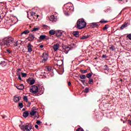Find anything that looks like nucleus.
Listing matches in <instances>:
<instances>
[{"label":"nucleus","mask_w":131,"mask_h":131,"mask_svg":"<svg viewBox=\"0 0 131 131\" xmlns=\"http://www.w3.org/2000/svg\"><path fill=\"white\" fill-rule=\"evenodd\" d=\"M28 52L31 53L32 52V49H33V46L31 45V43H28Z\"/></svg>","instance_id":"0eeeda50"},{"label":"nucleus","mask_w":131,"mask_h":131,"mask_svg":"<svg viewBox=\"0 0 131 131\" xmlns=\"http://www.w3.org/2000/svg\"><path fill=\"white\" fill-rule=\"evenodd\" d=\"M102 58H108V56L105 54L102 55Z\"/></svg>","instance_id":"3c124183"},{"label":"nucleus","mask_w":131,"mask_h":131,"mask_svg":"<svg viewBox=\"0 0 131 131\" xmlns=\"http://www.w3.org/2000/svg\"><path fill=\"white\" fill-rule=\"evenodd\" d=\"M15 88H17V90L21 91L22 90H24V85L23 84H17L15 85Z\"/></svg>","instance_id":"6e6552de"},{"label":"nucleus","mask_w":131,"mask_h":131,"mask_svg":"<svg viewBox=\"0 0 131 131\" xmlns=\"http://www.w3.org/2000/svg\"><path fill=\"white\" fill-rule=\"evenodd\" d=\"M121 14H122V11H121V12L119 13V15H121Z\"/></svg>","instance_id":"680f3d73"},{"label":"nucleus","mask_w":131,"mask_h":131,"mask_svg":"<svg viewBox=\"0 0 131 131\" xmlns=\"http://www.w3.org/2000/svg\"><path fill=\"white\" fill-rule=\"evenodd\" d=\"M46 37H47V36H46L45 35H41L40 36L39 38L42 40L43 39H45V38H46Z\"/></svg>","instance_id":"bb28decb"},{"label":"nucleus","mask_w":131,"mask_h":131,"mask_svg":"<svg viewBox=\"0 0 131 131\" xmlns=\"http://www.w3.org/2000/svg\"><path fill=\"white\" fill-rule=\"evenodd\" d=\"M38 30H39V28H34L33 29V30H31V31H32V32H33V31H38Z\"/></svg>","instance_id":"2f4dec72"},{"label":"nucleus","mask_w":131,"mask_h":131,"mask_svg":"<svg viewBox=\"0 0 131 131\" xmlns=\"http://www.w3.org/2000/svg\"><path fill=\"white\" fill-rule=\"evenodd\" d=\"M29 115V113L28 111H26L23 113V116L25 118H26V117H27Z\"/></svg>","instance_id":"4be33fe9"},{"label":"nucleus","mask_w":131,"mask_h":131,"mask_svg":"<svg viewBox=\"0 0 131 131\" xmlns=\"http://www.w3.org/2000/svg\"><path fill=\"white\" fill-rule=\"evenodd\" d=\"M108 21L105 20V19H101V20L100 21V23H107Z\"/></svg>","instance_id":"4c0bfd02"},{"label":"nucleus","mask_w":131,"mask_h":131,"mask_svg":"<svg viewBox=\"0 0 131 131\" xmlns=\"http://www.w3.org/2000/svg\"><path fill=\"white\" fill-rule=\"evenodd\" d=\"M20 99H21V97H20V96H19V97L15 96L14 98V101L15 103H17V102H19V101H20Z\"/></svg>","instance_id":"a211bd4d"},{"label":"nucleus","mask_w":131,"mask_h":131,"mask_svg":"<svg viewBox=\"0 0 131 131\" xmlns=\"http://www.w3.org/2000/svg\"><path fill=\"white\" fill-rule=\"evenodd\" d=\"M27 82L29 84L32 85V84H34V83H35V80L34 79H32L31 78H29L27 80Z\"/></svg>","instance_id":"39448f33"},{"label":"nucleus","mask_w":131,"mask_h":131,"mask_svg":"<svg viewBox=\"0 0 131 131\" xmlns=\"http://www.w3.org/2000/svg\"><path fill=\"white\" fill-rule=\"evenodd\" d=\"M18 77V79H19V80L22 81V78H21V75H19V76Z\"/></svg>","instance_id":"4d7b16f0"},{"label":"nucleus","mask_w":131,"mask_h":131,"mask_svg":"<svg viewBox=\"0 0 131 131\" xmlns=\"http://www.w3.org/2000/svg\"><path fill=\"white\" fill-rule=\"evenodd\" d=\"M129 25L128 23L125 22L120 27V29H124V28L127 27Z\"/></svg>","instance_id":"f8f14e48"},{"label":"nucleus","mask_w":131,"mask_h":131,"mask_svg":"<svg viewBox=\"0 0 131 131\" xmlns=\"http://www.w3.org/2000/svg\"><path fill=\"white\" fill-rule=\"evenodd\" d=\"M16 75H17V76H19V75H20V72H17Z\"/></svg>","instance_id":"6e6d98bb"},{"label":"nucleus","mask_w":131,"mask_h":131,"mask_svg":"<svg viewBox=\"0 0 131 131\" xmlns=\"http://www.w3.org/2000/svg\"><path fill=\"white\" fill-rule=\"evenodd\" d=\"M52 69H53V68H52V67H46L45 68V72H43V75H46V74H48V73H50V72L52 71Z\"/></svg>","instance_id":"20e7f679"},{"label":"nucleus","mask_w":131,"mask_h":131,"mask_svg":"<svg viewBox=\"0 0 131 131\" xmlns=\"http://www.w3.org/2000/svg\"><path fill=\"white\" fill-rule=\"evenodd\" d=\"M128 124H129V125H130V126H131V120H128Z\"/></svg>","instance_id":"5fc2aeb1"},{"label":"nucleus","mask_w":131,"mask_h":131,"mask_svg":"<svg viewBox=\"0 0 131 131\" xmlns=\"http://www.w3.org/2000/svg\"><path fill=\"white\" fill-rule=\"evenodd\" d=\"M68 85H69V86H70V85H71V82L69 81V82H68Z\"/></svg>","instance_id":"13d9d810"},{"label":"nucleus","mask_w":131,"mask_h":131,"mask_svg":"<svg viewBox=\"0 0 131 131\" xmlns=\"http://www.w3.org/2000/svg\"><path fill=\"white\" fill-rule=\"evenodd\" d=\"M32 128V127L30 125H27L25 126V130L26 131H30L31 130V129Z\"/></svg>","instance_id":"ddd939ff"},{"label":"nucleus","mask_w":131,"mask_h":131,"mask_svg":"<svg viewBox=\"0 0 131 131\" xmlns=\"http://www.w3.org/2000/svg\"><path fill=\"white\" fill-rule=\"evenodd\" d=\"M36 113H37V111L32 110V111L30 112V114L32 116H33L34 115H35V114H36Z\"/></svg>","instance_id":"6ab92c4d"},{"label":"nucleus","mask_w":131,"mask_h":131,"mask_svg":"<svg viewBox=\"0 0 131 131\" xmlns=\"http://www.w3.org/2000/svg\"><path fill=\"white\" fill-rule=\"evenodd\" d=\"M50 21L52 22H57V17L54 16V15H51L50 17Z\"/></svg>","instance_id":"2eb2a0df"},{"label":"nucleus","mask_w":131,"mask_h":131,"mask_svg":"<svg viewBox=\"0 0 131 131\" xmlns=\"http://www.w3.org/2000/svg\"><path fill=\"white\" fill-rule=\"evenodd\" d=\"M20 70H21V69H18V71H17V72H19Z\"/></svg>","instance_id":"e2e57ef3"},{"label":"nucleus","mask_w":131,"mask_h":131,"mask_svg":"<svg viewBox=\"0 0 131 131\" xmlns=\"http://www.w3.org/2000/svg\"><path fill=\"white\" fill-rule=\"evenodd\" d=\"M38 92H39L41 95V94H43V92H45V88L42 86H39L38 87Z\"/></svg>","instance_id":"9d476101"},{"label":"nucleus","mask_w":131,"mask_h":131,"mask_svg":"<svg viewBox=\"0 0 131 131\" xmlns=\"http://www.w3.org/2000/svg\"><path fill=\"white\" fill-rule=\"evenodd\" d=\"M35 127L37 129L38 128V125H35Z\"/></svg>","instance_id":"bf43d9fd"},{"label":"nucleus","mask_w":131,"mask_h":131,"mask_svg":"<svg viewBox=\"0 0 131 131\" xmlns=\"http://www.w3.org/2000/svg\"><path fill=\"white\" fill-rule=\"evenodd\" d=\"M27 102H28V104H27L28 107H30V105H31V102H28V101Z\"/></svg>","instance_id":"09e8293b"},{"label":"nucleus","mask_w":131,"mask_h":131,"mask_svg":"<svg viewBox=\"0 0 131 131\" xmlns=\"http://www.w3.org/2000/svg\"><path fill=\"white\" fill-rule=\"evenodd\" d=\"M39 17V15H37V18H38Z\"/></svg>","instance_id":"69168bd1"},{"label":"nucleus","mask_w":131,"mask_h":131,"mask_svg":"<svg viewBox=\"0 0 131 131\" xmlns=\"http://www.w3.org/2000/svg\"><path fill=\"white\" fill-rule=\"evenodd\" d=\"M77 131H83V128H78L77 129Z\"/></svg>","instance_id":"de8ad7c7"},{"label":"nucleus","mask_w":131,"mask_h":131,"mask_svg":"<svg viewBox=\"0 0 131 131\" xmlns=\"http://www.w3.org/2000/svg\"><path fill=\"white\" fill-rule=\"evenodd\" d=\"M34 38H35V37H34V35L33 34H30L28 37V39L30 41H33Z\"/></svg>","instance_id":"1a4fd4ad"},{"label":"nucleus","mask_w":131,"mask_h":131,"mask_svg":"<svg viewBox=\"0 0 131 131\" xmlns=\"http://www.w3.org/2000/svg\"><path fill=\"white\" fill-rule=\"evenodd\" d=\"M31 16L32 17H34V16H36V15H35V12H31Z\"/></svg>","instance_id":"58836bf2"},{"label":"nucleus","mask_w":131,"mask_h":131,"mask_svg":"<svg viewBox=\"0 0 131 131\" xmlns=\"http://www.w3.org/2000/svg\"><path fill=\"white\" fill-rule=\"evenodd\" d=\"M118 1H120V2H122V1H123V0H118Z\"/></svg>","instance_id":"338daca9"},{"label":"nucleus","mask_w":131,"mask_h":131,"mask_svg":"<svg viewBox=\"0 0 131 131\" xmlns=\"http://www.w3.org/2000/svg\"><path fill=\"white\" fill-rule=\"evenodd\" d=\"M36 123L37 124H40V123H41V122L39 120H37Z\"/></svg>","instance_id":"8fccbe9b"},{"label":"nucleus","mask_w":131,"mask_h":131,"mask_svg":"<svg viewBox=\"0 0 131 131\" xmlns=\"http://www.w3.org/2000/svg\"><path fill=\"white\" fill-rule=\"evenodd\" d=\"M79 77L81 79H85V78H86L85 75H81L79 76Z\"/></svg>","instance_id":"cd10ccee"},{"label":"nucleus","mask_w":131,"mask_h":131,"mask_svg":"<svg viewBox=\"0 0 131 131\" xmlns=\"http://www.w3.org/2000/svg\"><path fill=\"white\" fill-rule=\"evenodd\" d=\"M73 34L76 37H79V32L78 31H74Z\"/></svg>","instance_id":"f3484780"},{"label":"nucleus","mask_w":131,"mask_h":131,"mask_svg":"<svg viewBox=\"0 0 131 131\" xmlns=\"http://www.w3.org/2000/svg\"><path fill=\"white\" fill-rule=\"evenodd\" d=\"M24 100L25 102H28V97L26 96H24Z\"/></svg>","instance_id":"c9c22d12"},{"label":"nucleus","mask_w":131,"mask_h":131,"mask_svg":"<svg viewBox=\"0 0 131 131\" xmlns=\"http://www.w3.org/2000/svg\"><path fill=\"white\" fill-rule=\"evenodd\" d=\"M18 106L19 107H20V108H23V103H18Z\"/></svg>","instance_id":"a19ab883"},{"label":"nucleus","mask_w":131,"mask_h":131,"mask_svg":"<svg viewBox=\"0 0 131 131\" xmlns=\"http://www.w3.org/2000/svg\"><path fill=\"white\" fill-rule=\"evenodd\" d=\"M30 92L32 93V94L38 93V87L36 85L32 86L31 88L30 89Z\"/></svg>","instance_id":"7ed1b4c3"},{"label":"nucleus","mask_w":131,"mask_h":131,"mask_svg":"<svg viewBox=\"0 0 131 131\" xmlns=\"http://www.w3.org/2000/svg\"><path fill=\"white\" fill-rule=\"evenodd\" d=\"M75 43H72L70 45V46L71 47V49H73V48H75Z\"/></svg>","instance_id":"473e14b6"},{"label":"nucleus","mask_w":131,"mask_h":131,"mask_svg":"<svg viewBox=\"0 0 131 131\" xmlns=\"http://www.w3.org/2000/svg\"><path fill=\"white\" fill-rule=\"evenodd\" d=\"M40 48L41 49H42V48H43V45H40Z\"/></svg>","instance_id":"052dcab7"},{"label":"nucleus","mask_w":131,"mask_h":131,"mask_svg":"<svg viewBox=\"0 0 131 131\" xmlns=\"http://www.w3.org/2000/svg\"><path fill=\"white\" fill-rule=\"evenodd\" d=\"M81 72H82V73H86V72H88L87 70H81Z\"/></svg>","instance_id":"c03bdc74"},{"label":"nucleus","mask_w":131,"mask_h":131,"mask_svg":"<svg viewBox=\"0 0 131 131\" xmlns=\"http://www.w3.org/2000/svg\"><path fill=\"white\" fill-rule=\"evenodd\" d=\"M93 75V73H89V74H87L86 75V77H88V78L91 79V77H92Z\"/></svg>","instance_id":"393cba45"},{"label":"nucleus","mask_w":131,"mask_h":131,"mask_svg":"<svg viewBox=\"0 0 131 131\" xmlns=\"http://www.w3.org/2000/svg\"><path fill=\"white\" fill-rule=\"evenodd\" d=\"M42 58H43L42 62V63H45V62H46L49 58V55H48V54L47 53H43Z\"/></svg>","instance_id":"423d86ee"},{"label":"nucleus","mask_w":131,"mask_h":131,"mask_svg":"<svg viewBox=\"0 0 131 131\" xmlns=\"http://www.w3.org/2000/svg\"><path fill=\"white\" fill-rule=\"evenodd\" d=\"M59 47H60V45H59V43H56L53 46V49L55 52H56V51H58V49H59Z\"/></svg>","instance_id":"dca6fc26"},{"label":"nucleus","mask_w":131,"mask_h":131,"mask_svg":"<svg viewBox=\"0 0 131 131\" xmlns=\"http://www.w3.org/2000/svg\"><path fill=\"white\" fill-rule=\"evenodd\" d=\"M86 26V23L84 20L80 19L77 21V28L78 29H83Z\"/></svg>","instance_id":"f03ea898"},{"label":"nucleus","mask_w":131,"mask_h":131,"mask_svg":"<svg viewBox=\"0 0 131 131\" xmlns=\"http://www.w3.org/2000/svg\"><path fill=\"white\" fill-rule=\"evenodd\" d=\"M18 41L15 42L14 38L8 37L3 38L2 40H0V45L4 48H10V47L15 48V47H18L19 45Z\"/></svg>","instance_id":"f257e3e1"},{"label":"nucleus","mask_w":131,"mask_h":131,"mask_svg":"<svg viewBox=\"0 0 131 131\" xmlns=\"http://www.w3.org/2000/svg\"><path fill=\"white\" fill-rule=\"evenodd\" d=\"M1 18H2V16H1V15H0V19H1Z\"/></svg>","instance_id":"774afa93"},{"label":"nucleus","mask_w":131,"mask_h":131,"mask_svg":"<svg viewBox=\"0 0 131 131\" xmlns=\"http://www.w3.org/2000/svg\"><path fill=\"white\" fill-rule=\"evenodd\" d=\"M19 127H20V129L22 130H25V125H19Z\"/></svg>","instance_id":"c756f323"},{"label":"nucleus","mask_w":131,"mask_h":131,"mask_svg":"<svg viewBox=\"0 0 131 131\" xmlns=\"http://www.w3.org/2000/svg\"><path fill=\"white\" fill-rule=\"evenodd\" d=\"M29 32H30V31H29V30H25L23 33H21V35L22 34H28V33H29Z\"/></svg>","instance_id":"c85d7f7f"},{"label":"nucleus","mask_w":131,"mask_h":131,"mask_svg":"<svg viewBox=\"0 0 131 131\" xmlns=\"http://www.w3.org/2000/svg\"><path fill=\"white\" fill-rule=\"evenodd\" d=\"M63 34V32L61 30H58L56 32V35L57 37H61Z\"/></svg>","instance_id":"9b49d317"},{"label":"nucleus","mask_w":131,"mask_h":131,"mask_svg":"<svg viewBox=\"0 0 131 131\" xmlns=\"http://www.w3.org/2000/svg\"><path fill=\"white\" fill-rule=\"evenodd\" d=\"M104 69H105V70H107L108 69V66L105 65L104 66Z\"/></svg>","instance_id":"864d4df0"},{"label":"nucleus","mask_w":131,"mask_h":131,"mask_svg":"<svg viewBox=\"0 0 131 131\" xmlns=\"http://www.w3.org/2000/svg\"><path fill=\"white\" fill-rule=\"evenodd\" d=\"M0 65H1L2 66V67H5L7 66V62H6V61H2L1 62Z\"/></svg>","instance_id":"412c9836"},{"label":"nucleus","mask_w":131,"mask_h":131,"mask_svg":"<svg viewBox=\"0 0 131 131\" xmlns=\"http://www.w3.org/2000/svg\"><path fill=\"white\" fill-rule=\"evenodd\" d=\"M94 82V80L92 78L89 79V84H92Z\"/></svg>","instance_id":"7c9ffc66"},{"label":"nucleus","mask_w":131,"mask_h":131,"mask_svg":"<svg viewBox=\"0 0 131 131\" xmlns=\"http://www.w3.org/2000/svg\"><path fill=\"white\" fill-rule=\"evenodd\" d=\"M126 37H127V38H129V39L131 40V34H129L128 35H127Z\"/></svg>","instance_id":"79ce46f5"},{"label":"nucleus","mask_w":131,"mask_h":131,"mask_svg":"<svg viewBox=\"0 0 131 131\" xmlns=\"http://www.w3.org/2000/svg\"><path fill=\"white\" fill-rule=\"evenodd\" d=\"M56 31L54 30H51L49 31V33L51 35H54V34H56Z\"/></svg>","instance_id":"b1692460"},{"label":"nucleus","mask_w":131,"mask_h":131,"mask_svg":"<svg viewBox=\"0 0 131 131\" xmlns=\"http://www.w3.org/2000/svg\"><path fill=\"white\" fill-rule=\"evenodd\" d=\"M91 26H92V27H93V28H95L96 27H99V25H98V23H92Z\"/></svg>","instance_id":"aec40b11"},{"label":"nucleus","mask_w":131,"mask_h":131,"mask_svg":"<svg viewBox=\"0 0 131 131\" xmlns=\"http://www.w3.org/2000/svg\"><path fill=\"white\" fill-rule=\"evenodd\" d=\"M110 50L111 51H115V47L114 45H112L111 47H110Z\"/></svg>","instance_id":"72a5a7b5"},{"label":"nucleus","mask_w":131,"mask_h":131,"mask_svg":"<svg viewBox=\"0 0 131 131\" xmlns=\"http://www.w3.org/2000/svg\"><path fill=\"white\" fill-rule=\"evenodd\" d=\"M60 62H61V63H63V61H62V60H58L57 65H58V66H61V64H59V63H60Z\"/></svg>","instance_id":"ea45409f"},{"label":"nucleus","mask_w":131,"mask_h":131,"mask_svg":"<svg viewBox=\"0 0 131 131\" xmlns=\"http://www.w3.org/2000/svg\"><path fill=\"white\" fill-rule=\"evenodd\" d=\"M32 110H34V111H37L38 110V108H37L36 107H33V108L32 109Z\"/></svg>","instance_id":"37998d69"},{"label":"nucleus","mask_w":131,"mask_h":131,"mask_svg":"<svg viewBox=\"0 0 131 131\" xmlns=\"http://www.w3.org/2000/svg\"><path fill=\"white\" fill-rule=\"evenodd\" d=\"M89 88H86L85 89V93H89Z\"/></svg>","instance_id":"49530a36"},{"label":"nucleus","mask_w":131,"mask_h":131,"mask_svg":"<svg viewBox=\"0 0 131 131\" xmlns=\"http://www.w3.org/2000/svg\"><path fill=\"white\" fill-rule=\"evenodd\" d=\"M79 80H80V81H81V82L83 83V84H84L85 82V80H81V79H79Z\"/></svg>","instance_id":"a18cd8bd"},{"label":"nucleus","mask_w":131,"mask_h":131,"mask_svg":"<svg viewBox=\"0 0 131 131\" xmlns=\"http://www.w3.org/2000/svg\"><path fill=\"white\" fill-rule=\"evenodd\" d=\"M2 118H3V119H4V118H7V116H6V115H2Z\"/></svg>","instance_id":"603ef678"},{"label":"nucleus","mask_w":131,"mask_h":131,"mask_svg":"<svg viewBox=\"0 0 131 131\" xmlns=\"http://www.w3.org/2000/svg\"><path fill=\"white\" fill-rule=\"evenodd\" d=\"M6 54H8L9 55H12V51L10 49H7L6 51Z\"/></svg>","instance_id":"a878e982"},{"label":"nucleus","mask_w":131,"mask_h":131,"mask_svg":"<svg viewBox=\"0 0 131 131\" xmlns=\"http://www.w3.org/2000/svg\"><path fill=\"white\" fill-rule=\"evenodd\" d=\"M112 11L111 8V7H107L105 10L104 12L105 13H109L111 12Z\"/></svg>","instance_id":"5701e85b"},{"label":"nucleus","mask_w":131,"mask_h":131,"mask_svg":"<svg viewBox=\"0 0 131 131\" xmlns=\"http://www.w3.org/2000/svg\"><path fill=\"white\" fill-rule=\"evenodd\" d=\"M22 77H26L27 76V74L25 73H21Z\"/></svg>","instance_id":"e433bc0d"},{"label":"nucleus","mask_w":131,"mask_h":131,"mask_svg":"<svg viewBox=\"0 0 131 131\" xmlns=\"http://www.w3.org/2000/svg\"><path fill=\"white\" fill-rule=\"evenodd\" d=\"M91 35H83L82 37H80V39L83 40V39H86L90 37Z\"/></svg>","instance_id":"4468645a"},{"label":"nucleus","mask_w":131,"mask_h":131,"mask_svg":"<svg viewBox=\"0 0 131 131\" xmlns=\"http://www.w3.org/2000/svg\"><path fill=\"white\" fill-rule=\"evenodd\" d=\"M25 108H23L22 111H25Z\"/></svg>","instance_id":"0e129e2a"},{"label":"nucleus","mask_w":131,"mask_h":131,"mask_svg":"<svg viewBox=\"0 0 131 131\" xmlns=\"http://www.w3.org/2000/svg\"><path fill=\"white\" fill-rule=\"evenodd\" d=\"M108 28H109V25H105L104 27H103V30H106V29H108Z\"/></svg>","instance_id":"f704fd0d"}]
</instances>
